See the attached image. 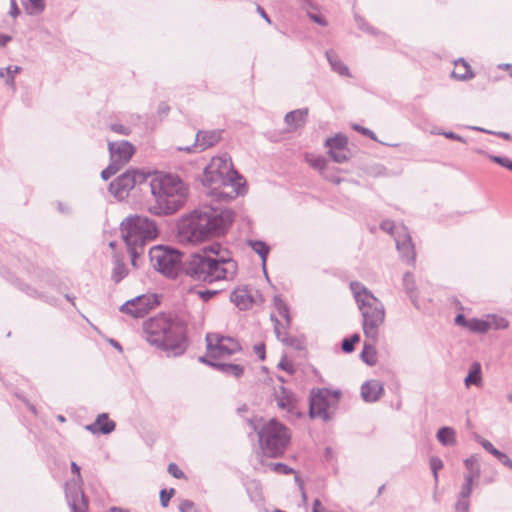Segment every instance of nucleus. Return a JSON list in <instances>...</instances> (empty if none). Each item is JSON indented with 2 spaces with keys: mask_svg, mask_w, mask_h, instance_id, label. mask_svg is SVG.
<instances>
[{
  "mask_svg": "<svg viewBox=\"0 0 512 512\" xmlns=\"http://www.w3.org/2000/svg\"><path fill=\"white\" fill-rule=\"evenodd\" d=\"M234 220L231 209L200 206L179 220L178 238L183 243L198 244L223 235Z\"/></svg>",
  "mask_w": 512,
  "mask_h": 512,
  "instance_id": "nucleus-1",
  "label": "nucleus"
},
{
  "mask_svg": "<svg viewBox=\"0 0 512 512\" xmlns=\"http://www.w3.org/2000/svg\"><path fill=\"white\" fill-rule=\"evenodd\" d=\"M183 272L196 281L213 283L233 278L237 263L220 244H213L205 247L202 253L190 255L184 262Z\"/></svg>",
  "mask_w": 512,
  "mask_h": 512,
  "instance_id": "nucleus-2",
  "label": "nucleus"
},
{
  "mask_svg": "<svg viewBox=\"0 0 512 512\" xmlns=\"http://www.w3.org/2000/svg\"><path fill=\"white\" fill-rule=\"evenodd\" d=\"M149 187L154 202L149 205L153 215H171L182 208L188 197V186L174 174H158L154 176Z\"/></svg>",
  "mask_w": 512,
  "mask_h": 512,
  "instance_id": "nucleus-3",
  "label": "nucleus"
},
{
  "mask_svg": "<svg viewBox=\"0 0 512 512\" xmlns=\"http://www.w3.org/2000/svg\"><path fill=\"white\" fill-rule=\"evenodd\" d=\"M143 333L149 344L173 356L183 354L187 348L184 327L163 315L146 320Z\"/></svg>",
  "mask_w": 512,
  "mask_h": 512,
  "instance_id": "nucleus-4",
  "label": "nucleus"
},
{
  "mask_svg": "<svg viewBox=\"0 0 512 512\" xmlns=\"http://www.w3.org/2000/svg\"><path fill=\"white\" fill-rule=\"evenodd\" d=\"M350 289L362 315L364 335L374 339L385 320L384 305L361 282H351Z\"/></svg>",
  "mask_w": 512,
  "mask_h": 512,
  "instance_id": "nucleus-5",
  "label": "nucleus"
},
{
  "mask_svg": "<svg viewBox=\"0 0 512 512\" xmlns=\"http://www.w3.org/2000/svg\"><path fill=\"white\" fill-rule=\"evenodd\" d=\"M263 454L270 458L281 457L290 443L291 435L286 426L271 419L258 431Z\"/></svg>",
  "mask_w": 512,
  "mask_h": 512,
  "instance_id": "nucleus-6",
  "label": "nucleus"
},
{
  "mask_svg": "<svg viewBox=\"0 0 512 512\" xmlns=\"http://www.w3.org/2000/svg\"><path fill=\"white\" fill-rule=\"evenodd\" d=\"M121 234L126 246L144 247L158 235L156 223L145 216H129L121 222Z\"/></svg>",
  "mask_w": 512,
  "mask_h": 512,
  "instance_id": "nucleus-7",
  "label": "nucleus"
},
{
  "mask_svg": "<svg viewBox=\"0 0 512 512\" xmlns=\"http://www.w3.org/2000/svg\"><path fill=\"white\" fill-rule=\"evenodd\" d=\"M151 266L168 278H176L183 270V254L176 248L157 245L149 250Z\"/></svg>",
  "mask_w": 512,
  "mask_h": 512,
  "instance_id": "nucleus-8",
  "label": "nucleus"
},
{
  "mask_svg": "<svg viewBox=\"0 0 512 512\" xmlns=\"http://www.w3.org/2000/svg\"><path fill=\"white\" fill-rule=\"evenodd\" d=\"M202 182L205 186L210 187L212 195L221 201H230L245 193L243 182L219 171L209 173L208 167L204 170Z\"/></svg>",
  "mask_w": 512,
  "mask_h": 512,
  "instance_id": "nucleus-9",
  "label": "nucleus"
},
{
  "mask_svg": "<svg viewBox=\"0 0 512 512\" xmlns=\"http://www.w3.org/2000/svg\"><path fill=\"white\" fill-rule=\"evenodd\" d=\"M340 391H331L327 388L313 389L309 399V414L311 418L330 419L329 408L337 405Z\"/></svg>",
  "mask_w": 512,
  "mask_h": 512,
  "instance_id": "nucleus-10",
  "label": "nucleus"
},
{
  "mask_svg": "<svg viewBox=\"0 0 512 512\" xmlns=\"http://www.w3.org/2000/svg\"><path fill=\"white\" fill-rule=\"evenodd\" d=\"M71 471L77 478L66 483L65 495L68 505L71 512H87L89 501L82 489L83 479L77 463L71 462Z\"/></svg>",
  "mask_w": 512,
  "mask_h": 512,
  "instance_id": "nucleus-11",
  "label": "nucleus"
},
{
  "mask_svg": "<svg viewBox=\"0 0 512 512\" xmlns=\"http://www.w3.org/2000/svg\"><path fill=\"white\" fill-rule=\"evenodd\" d=\"M146 180L147 175L144 172L129 169L110 183L109 191L117 199L123 200L129 195V192L136 184H142Z\"/></svg>",
  "mask_w": 512,
  "mask_h": 512,
  "instance_id": "nucleus-12",
  "label": "nucleus"
},
{
  "mask_svg": "<svg viewBox=\"0 0 512 512\" xmlns=\"http://www.w3.org/2000/svg\"><path fill=\"white\" fill-rule=\"evenodd\" d=\"M207 351L212 358H224L241 350L239 343L231 337H224L217 333L206 335Z\"/></svg>",
  "mask_w": 512,
  "mask_h": 512,
  "instance_id": "nucleus-13",
  "label": "nucleus"
},
{
  "mask_svg": "<svg viewBox=\"0 0 512 512\" xmlns=\"http://www.w3.org/2000/svg\"><path fill=\"white\" fill-rule=\"evenodd\" d=\"M157 296L154 294H142L122 304L119 310L133 318H143L158 305Z\"/></svg>",
  "mask_w": 512,
  "mask_h": 512,
  "instance_id": "nucleus-14",
  "label": "nucleus"
},
{
  "mask_svg": "<svg viewBox=\"0 0 512 512\" xmlns=\"http://www.w3.org/2000/svg\"><path fill=\"white\" fill-rule=\"evenodd\" d=\"M222 130H199L196 133L195 142L192 145L185 147H178V151H184L187 153L202 152L215 144H217L222 138Z\"/></svg>",
  "mask_w": 512,
  "mask_h": 512,
  "instance_id": "nucleus-15",
  "label": "nucleus"
},
{
  "mask_svg": "<svg viewBox=\"0 0 512 512\" xmlns=\"http://www.w3.org/2000/svg\"><path fill=\"white\" fill-rule=\"evenodd\" d=\"M108 150L110 161L120 169L130 161L135 152L134 146L125 140L109 142Z\"/></svg>",
  "mask_w": 512,
  "mask_h": 512,
  "instance_id": "nucleus-16",
  "label": "nucleus"
},
{
  "mask_svg": "<svg viewBox=\"0 0 512 512\" xmlns=\"http://www.w3.org/2000/svg\"><path fill=\"white\" fill-rule=\"evenodd\" d=\"M395 242L401 258L407 263H414L416 257L415 249L411 236L406 231L405 227H402L400 231H397Z\"/></svg>",
  "mask_w": 512,
  "mask_h": 512,
  "instance_id": "nucleus-17",
  "label": "nucleus"
},
{
  "mask_svg": "<svg viewBox=\"0 0 512 512\" xmlns=\"http://www.w3.org/2000/svg\"><path fill=\"white\" fill-rule=\"evenodd\" d=\"M207 167L209 168V173H211V171H219L222 174L229 175L238 181L242 182L243 180L242 176L233 169L231 158L228 154H223L221 156L212 158L210 164Z\"/></svg>",
  "mask_w": 512,
  "mask_h": 512,
  "instance_id": "nucleus-18",
  "label": "nucleus"
},
{
  "mask_svg": "<svg viewBox=\"0 0 512 512\" xmlns=\"http://www.w3.org/2000/svg\"><path fill=\"white\" fill-rule=\"evenodd\" d=\"M275 399L280 409L286 410L291 414L295 413L297 399L293 392L284 386H280L279 389L275 391Z\"/></svg>",
  "mask_w": 512,
  "mask_h": 512,
  "instance_id": "nucleus-19",
  "label": "nucleus"
},
{
  "mask_svg": "<svg viewBox=\"0 0 512 512\" xmlns=\"http://www.w3.org/2000/svg\"><path fill=\"white\" fill-rule=\"evenodd\" d=\"M383 384L376 379L368 380L361 386V396L365 402H376L383 395Z\"/></svg>",
  "mask_w": 512,
  "mask_h": 512,
  "instance_id": "nucleus-20",
  "label": "nucleus"
},
{
  "mask_svg": "<svg viewBox=\"0 0 512 512\" xmlns=\"http://www.w3.org/2000/svg\"><path fill=\"white\" fill-rule=\"evenodd\" d=\"M463 463L467 470V472L464 474V480L477 485L481 475L479 455L473 454L466 458Z\"/></svg>",
  "mask_w": 512,
  "mask_h": 512,
  "instance_id": "nucleus-21",
  "label": "nucleus"
},
{
  "mask_svg": "<svg viewBox=\"0 0 512 512\" xmlns=\"http://www.w3.org/2000/svg\"><path fill=\"white\" fill-rule=\"evenodd\" d=\"M115 427V422L109 419L108 414L102 413L97 416L92 424L87 425L86 429L93 434L100 432L106 435L113 432Z\"/></svg>",
  "mask_w": 512,
  "mask_h": 512,
  "instance_id": "nucleus-22",
  "label": "nucleus"
},
{
  "mask_svg": "<svg viewBox=\"0 0 512 512\" xmlns=\"http://www.w3.org/2000/svg\"><path fill=\"white\" fill-rule=\"evenodd\" d=\"M378 336L373 339L371 337H366L367 340L364 342V347L361 352V359L369 366H374L377 363L376 349L375 345L378 341Z\"/></svg>",
  "mask_w": 512,
  "mask_h": 512,
  "instance_id": "nucleus-23",
  "label": "nucleus"
},
{
  "mask_svg": "<svg viewBox=\"0 0 512 512\" xmlns=\"http://www.w3.org/2000/svg\"><path fill=\"white\" fill-rule=\"evenodd\" d=\"M327 61L329 62L331 69L339 74L340 76L350 77V71L348 66L340 59L337 53L333 50H327L325 52Z\"/></svg>",
  "mask_w": 512,
  "mask_h": 512,
  "instance_id": "nucleus-24",
  "label": "nucleus"
},
{
  "mask_svg": "<svg viewBox=\"0 0 512 512\" xmlns=\"http://www.w3.org/2000/svg\"><path fill=\"white\" fill-rule=\"evenodd\" d=\"M209 366L217 369L218 371L226 375H231L235 378H240L244 374V367L239 364L220 362L209 363Z\"/></svg>",
  "mask_w": 512,
  "mask_h": 512,
  "instance_id": "nucleus-25",
  "label": "nucleus"
},
{
  "mask_svg": "<svg viewBox=\"0 0 512 512\" xmlns=\"http://www.w3.org/2000/svg\"><path fill=\"white\" fill-rule=\"evenodd\" d=\"M230 299L240 310H246L252 304V298L245 289L234 290Z\"/></svg>",
  "mask_w": 512,
  "mask_h": 512,
  "instance_id": "nucleus-26",
  "label": "nucleus"
},
{
  "mask_svg": "<svg viewBox=\"0 0 512 512\" xmlns=\"http://www.w3.org/2000/svg\"><path fill=\"white\" fill-rule=\"evenodd\" d=\"M307 115H308V109H297V110L288 112L285 115L284 120L288 126L297 128V127L302 126L305 123Z\"/></svg>",
  "mask_w": 512,
  "mask_h": 512,
  "instance_id": "nucleus-27",
  "label": "nucleus"
},
{
  "mask_svg": "<svg viewBox=\"0 0 512 512\" xmlns=\"http://www.w3.org/2000/svg\"><path fill=\"white\" fill-rule=\"evenodd\" d=\"M465 386L469 388L471 385L481 386L482 369L479 362H473L469 368L468 374L464 379Z\"/></svg>",
  "mask_w": 512,
  "mask_h": 512,
  "instance_id": "nucleus-28",
  "label": "nucleus"
},
{
  "mask_svg": "<svg viewBox=\"0 0 512 512\" xmlns=\"http://www.w3.org/2000/svg\"><path fill=\"white\" fill-rule=\"evenodd\" d=\"M247 245L256 253L259 255V257L262 260L263 269H265L266 260L270 252L269 245L261 240H248ZM266 273V270H264Z\"/></svg>",
  "mask_w": 512,
  "mask_h": 512,
  "instance_id": "nucleus-29",
  "label": "nucleus"
},
{
  "mask_svg": "<svg viewBox=\"0 0 512 512\" xmlns=\"http://www.w3.org/2000/svg\"><path fill=\"white\" fill-rule=\"evenodd\" d=\"M436 438L443 446H454L456 444V432L452 427H441L437 431Z\"/></svg>",
  "mask_w": 512,
  "mask_h": 512,
  "instance_id": "nucleus-30",
  "label": "nucleus"
},
{
  "mask_svg": "<svg viewBox=\"0 0 512 512\" xmlns=\"http://www.w3.org/2000/svg\"><path fill=\"white\" fill-rule=\"evenodd\" d=\"M452 76L459 80H466L473 77L470 66L464 59H458L455 61V69L452 72Z\"/></svg>",
  "mask_w": 512,
  "mask_h": 512,
  "instance_id": "nucleus-31",
  "label": "nucleus"
},
{
  "mask_svg": "<svg viewBox=\"0 0 512 512\" xmlns=\"http://www.w3.org/2000/svg\"><path fill=\"white\" fill-rule=\"evenodd\" d=\"M114 268L112 270L111 279L115 283H119L124 277H126L128 270L124 262L117 256L113 258Z\"/></svg>",
  "mask_w": 512,
  "mask_h": 512,
  "instance_id": "nucleus-32",
  "label": "nucleus"
},
{
  "mask_svg": "<svg viewBox=\"0 0 512 512\" xmlns=\"http://www.w3.org/2000/svg\"><path fill=\"white\" fill-rule=\"evenodd\" d=\"M348 139L343 134H337L335 137L326 139L325 146L329 150H339L347 148Z\"/></svg>",
  "mask_w": 512,
  "mask_h": 512,
  "instance_id": "nucleus-33",
  "label": "nucleus"
},
{
  "mask_svg": "<svg viewBox=\"0 0 512 512\" xmlns=\"http://www.w3.org/2000/svg\"><path fill=\"white\" fill-rule=\"evenodd\" d=\"M403 286L406 293L409 295L412 301H415L417 298V288L415 279L412 273L406 272L403 276Z\"/></svg>",
  "mask_w": 512,
  "mask_h": 512,
  "instance_id": "nucleus-34",
  "label": "nucleus"
},
{
  "mask_svg": "<svg viewBox=\"0 0 512 512\" xmlns=\"http://www.w3.org/2000/svg\"><path fill=\"white\" fill-rule=\"evenodd\" d=\"M487 324H489V330H502L509 326L508 320L498 315H488Z\"/></svg>",
  "mask_w": 512,
  "mask_h": 512,
  "instance_id": "nucleus-35",
  "label": "nucleus"
},
{
  "mask_svg": "<svg viewBox=\"0 0 512 512\" xmlns=\"http://www.w3.org/2000/svg\"><path fill=\"white\" fill-rule=\"evenodd\" d=\"M468 329L475 333H486L487 331H489V324H487V318L485 320L478 318L469 319Z\"/></svg>",
  "mask_w": 512,
  "mask_h": 512,
  "instance_id": "nucleus-36",
  "label": "nucleus"
},
{
  "mask_svg": "<svg viewBox=\"0 0 512 512\" xmlns=\"http://www.w3.org/2000/svg\"><path fill=\"white\" fill-rule=\"evenodd\" d=\"M274 305L279 313L285 319L287 326L291 324V316L289 313V308L286 303L278 296L274 297Z\"/></svg>",
  "mask_w": 512,
  "mask_h": 512,
  "instance_id": "nucleus-37",
  "label": "nucleus"
},
{
  "mask_svg": "<svg viewBox=\"0 0 512 512\" xmlns=\"http://www.w3.org/2000/svg\"><path fill=\"white\" fill-rule=\"evenodd\" d=\"M328 154L336 163L347 162L350 158V151L348 148H343L339 150H329Z\"/></svg>",
  "mask_w": 512,
  "mask_h": 512,
  "instance_id": "nucleus-38",
  "label": "nucleus"
},
{
  "mask_svg": "<svg viewBox=\"0 0 512 512\" xmlns=\"http://www.w3.org/2000/svg\"><path fill=\"white\" fill-rule=\"evenodd\" d=\"M360 341V335L355 333L350 337L344 338L341 343V348L345 353H351L355 349V344Z\"/></svg>",
  "mask_w": 512,
  "mask_h": 512,
  "instance_id": "nucleus-39",
  "label": "nucleus"
},
{
  "mask_svg": "<svg viewBox=\"0 0 512 512\" xmlns=\"http://www.w3.org/2000/svg\"><path fill=\"white\" fill-rule=\"evenodd\" d=\"M271 321L274 324V332L276 334L277 339L283 342L284 333H287V328L289 326H287L286 323L282 324L274 315H271Z\"/></svg>",
  "mask_w": 512,
  "mask_h": 512,
  "instance_id": "nucleus-40",
  "label": "nucleus"
},
{
  "mask_svg": "<svg viewBox=\"0 0 512 512\" xmlns=\"http://www.w3.org/2000/svg\"><path fill=\"white\" fill-rule=\"evenodd\" d=\"M430 468H431V471L433 474L435 486H437L438 482H439L438 472H439V470H441L443 468V461L439 457H436V456L431 457L430 458Z\"/></svg>",
  "mask_w": 512,
  "mask_h": 512,
  "instance_id": "nucleus-41",
  "label": "nucleus"
},
{
  "mask_svg": "<svg viewBox=\"0 0 512 512\" xmlns=\"http://www.w3.org/2000/svg\"><path fill=\"white\" fill-rule=\"evenodd\" d=\"M282 343L286 346L292 347L297 350L304 349L303 340L300 338H297V337L289 336L288 333H284V338H283Z\"/></svg>",
  "mask_w": 512,
  "mask_h": 512,
  "instance_id": "nucleus-42",
  "label": "nucleus"
},
{
  "mask_svg": "<svg viewBox=\"0 0 512 512\" xmlns=\"http://www.w3.org/2000/svg\"><path fill=\"white\" fill-rule=\"evenodd\" d=\"M128 248V252L131 256V264L134 266V267H138V264H137V258L143 254L144 252V247H141L140 246H135V245H131V246H127Z\"/></svg>",
  "mask_w": 512,
  "mask_h": 512,
  "instance_id": "nucleus-43",
  "label": "nucleus"
},
{
  "mask_svg": "<svg viewBox=\"0 0 512 512\" xmlns=\"http://www.w3.org/2000/svg\"><path fill=\"white\" fill-rule=\"evenodd\" d=\"M488 158L500 166L512 171V160L504 156L488 155Z\"/></svg>",
  "mask_w": 512,
  "mask_h": 512,
  "instance_id": "nucleus-44",
  "label": "nucleus"
},
{
  "mask_svg": "<svg viewBox=\"0 0 512 512\" xmlns=\"http://www.w3.org/2000/svg\"><path fill=\"white\" fill-rule=\"evenodd\" d=\"M269 467L278 474L289 475L294 473V470L284 463H270Z\"/></svg>",
  "mask_w": 512,
  "mask_h": 512,
  "instance_id": "nucleus-45",
  "label": "nucleus"
},
{
  "mask_svg": "<svg viewBox=\"0 0 512 512\" xmlns=\"http://www.w3.org/2000/svg\"><path fill=\"white\" fill-rule=\"evenodd\" d=\"M474 486H476V484L464 480V483L462 484L461 489L459 491L458 497L469 499L472 494Z\"/></svg>",
  "mask_w": 512,
  "mask_h": 512,
  "instance_id": "nucleus-46",
  "label": "nucleus"
},
{
  "mask_svg": "<svg viewBox=\"0 0 512 512\" xmlns=\"http://www.w3.org/2000/svg\"><path fill=\"white\" fill-rule=\"evenodd\" d=\"M31 4L28 8L30 14L37 15L41 13L45 8L44 0H30Z\"/></svg>",
  "mask_w": 512,
  "mask_h": 512,
  "instance_id": "nucleus-47",
  "label": "nucleus"
},
{
  "mask_svg": "<svg viewBox=\"0 0 512 512\" xmlns=\"http://www.w3.org/2000/svg\"><path fill=\"white\" fill-rule=\"evenodd\" d=\"M120 168H118L115 164H113L111 161L106 169H104L101 172V177L103 180H108L110 177H112L114 174H116Z\"/></svg>",
  "mask_w": 512,
  "mask_h": 512,
  "instance_id": "nucleus-48",
  "label": "nucleus"
},
{
  "mask_svg": "<svg viewBox=\"0 0 512 512\" xmlns=\"http://www.w3.org/2000/svg\"><path fill=\"white\" fill-rule=\"evenodd\" d=\"M109 128H110L113 132H115V133H117V134H120V135H125V136H127V135H129V134L131 133V129H130V127H128V126H124V125H122V124H120V123H112V124H110V125H109Z\"/></svg>",
  "mask_w": 512,
  "mask_h": 512,
  "instance_id": "nucleus-49",
  "label": "nucleus"
},
{
  "mask_svg": "<svg viewBox=\"0 0 512 512\" xmlns=\"http://www.w3.org/2000/svg\"><path fill=\"white\" fill-rule=\"evenodd\" d=\"M175 490L171 488L169 491L162 489L160 491V503L163 507H167L170 499L173 497Z\"/></svg>",
  "mask_w": 512,
  "mask_h": 512,
  "instance_id": "nucleus-50",
  "label": "nucleus"
},
{
  "mask_svg": "<svg viewBox=\"0 0 512 512\" xmlns=\"http://www.w3.org/2000/svg\"><path fill=\"white\" fill-rule=\"evenodd\" d=\"M469 508H470L469 499L458 497L457 502L455 503L456 512H468Z\"/></svg>",
  "mask_w": 512,
  "mask_h": 512,
  "instance_id": "nucleus-51",
  "label": "nucleus"
},
{
  "mask_svg": "<svg viewBox=\"0 0 512 512\" xmlns=\"http://www.w3.org/2000/svg\"><path fill=\"white\" fill-rule=\"evenodd\" d=\"M311 166L315 169L319 170L322 174H324V170L327 166V160L324 157H316L310 162Z\"/></svg>",
  "mask_w": 512,
  "mask_h": 512,
  "instance_id": "nucleus-52",
  "label": "nucleus"
},
{
  "mask_svg": "<svg viewBox=\"0 0 512 512\" xmlns=\"http://www.w3.org/2000/svg\"><path fill=\"white\" fill-rule=\"evenodd\" d=\"M354 18H355V22L359 29L366 31L368 33H371V34L375 33V29L373 27H371L370 25H368L362 17H360L359 15H355Z\"/></svg>",
  "mask_w": 512,
  "mask_h": 512,
  "instance_id": "nucleus-53",
  "label": "nucleus"
},
{
  "mask_svg": "<svg viewBox=\"0 0 512 512\" xmlns=\"http://www.w3.org/2000/svg\"><path fill=\"white\" fill-rule=\"evenodd\" d=\"M314 8H316V7L314 6L312 9H314ZM309 9H310V8H307V9H305V10L307 11V16H308V17H309L313 22H315V23H317L318 25L323 26V27H325V26H327V25H328L327 20H326L323 16L318 15V14H315V13H312V12L308 11Z\"/></svg>",
  "mask_w": 512,
  "mask_h": 512,
  "instance_id": "nucleus-54",
  "label": "nucleus"
},
{
  "mask_svg": "<svg viewBox=\"0 0 512 512\" xmlns=\"http://www.w3.org/2000/svg\"><path fill=\"white\" fill-rule=\"evenodd\" d=\"M493 456L497 458L498 461L501 462L504 466L512 469V460L505 453L497 450Z\"/></svg>",
  "mask_w": 512,
  "mask_h": 512,
  "instance_id": "nucleus-55",
  "label": "nucleus"
},
{
  "mask_svg": "<svg viewBox=\"0 0 512 512\" xmlns=\"http://www.w3.org/2000/svg\"><path fill=\"white\" fill-rule=\"evenodd\" d=\"M197 295L204 301H208L219 293V290L203 289L197 290Z\"/></svg>",
  "mask_w": 512,
  "mask_h": 512,
  "instance_id": "nucleus-56",
  "label": "nucleus"
},
{
  "mask_svg": "<svg viewBox=\"0 0 512 512\" xmlns=\"http://www.w3.org/2000/svg\"><path fill=\"white\" fill-rule=\"evenodd\" d=\"M472 130H476V131H481V132H484V133H487V134H493V135H496L500 138H503L505 140H510L511 139V135L507 132H494V131H490V130H486L484 128H481V127H476V126H473V127H470Z\"/></svg>",
  "mask_w": 512,
  "mask_h": 512,
  "instance_id": "nucleus-57",
  "label": "nucleus"
},
{
  "mask_svg": "<svg viewBox=\"0 0 512 512\" xmlns=\"http://www.w3.org/2000/svg\"><path fill=\"white\" fill-rule=\"evenodd\" d=\"M432 133L438 134V135H443L446 138L451 139V140H455V141H459V142H463V143L466 142V140L462 136H460L452 131H449V132L432 131Z\"/></svg>",
  "mask_w": 512,
  "mask_h": 512,
  "instance_id": "nucleus-58",
  "label": "nucleus"
},
{
  "mask_svg": "<svg viewBox=\"0 0 512 512\" xmlns=\"http://www.w3.org/2000/svg\"><path fill=\"white\" fill-rule=\"evenodd\" d=\"M168 472L177 479L184 478L183 471L175 463H170L168 465Z\"/></svg>",
  "mask_w": 512,
  "mask_h": 512,
  "instance_id": "nucleus-59",
  "label": "nucleus"
},
{
  "mask_svg": "<svg viewBox=\"0 0 512 512\" xmlns=\"http://www.w3.org/2000/svg\"><path fill=\"white\" fill-rule=\"evenodd\" d=\"M352 128L357 131V132H360L361 134L369 137L370 139H373L375 140L376 139V135L373 131H371L370 129L368 128H365L363 126H360L358 124H353Z\"/></svg>",
  "mask_w": 512,
  "mask_h": 512,
  "instance_id": "nucleus-60",
  "label": "nucleus"
},
{
  "mask_svg": "<svg viewBox=\"0 0 512 512\" xmlns=\"http://www.w3.org/2000/svg\"><path fill=\"white\" fill-rule=\"evenodd\" d=\"M477 441L487 452H489L492 455H494V453L498 450L493 446V444L490 441L484 438L477 437Z\"/></svg>",
  "mask_w": 512,
  "mask_h": 512,
  "instance_id": "nucleus-61",
  "label": "nucleus"
},
{
  "mask_svg": "<svg viewBox=\"0 0 512 512\" xmlns=\"http://www.w3.org/2000/svg\"><path fill=\"white\" fill-rule=\"evenodd\" d=\"M21 70H22V68L20 66H8L5 70L0 69V77L3 78L5 75V72L7 73L8 76L15 77V75L18 74Z\"/></svg>",
  "mask_w": 512,
  "mask_h": 512,
  "instance_id": "nucleus-62",
  "label": "nucleus"
},
{
  "mask_svg": "<svg viewBox=\"0 0 512 512\" xmlns=\"http://www.w3.org/2000/svg\"><path fill=\"white\" fill-rule=\"evenodd\" d=\"M194 503L191 500H183L179 505L180 512H195Z\"/></svg>",
  "mask_w": 512,
  "mask_h": 512,
  "instance_id": "nucleus-63",
  "label": "nucleus"
},
{
  "mask_svg": "<svg viewBox=\"0 0 512 512\" xmlns=\"http://www.w3.org/2000/svg\"><path fill=\"white\" fill-rule=\"evenodd\" d=\"M278 368L288 372L289 374H293L295 369L293 365L288 362L285 358H282L281 361L278 363Z\"/></svg>",
  "mask_w": 512,
  "mask_h": 512,
  "instance_id": "nucleus-64",
  "label": "nucleus"
}]
</instances>
